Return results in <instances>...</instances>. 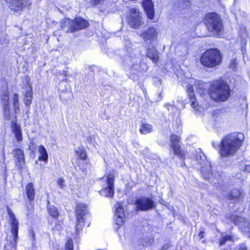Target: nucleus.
<instances>
[{
	"label": "nucleus",
	"mask_w": 250,
	"mask_h": 250,
	"mask_svg": "<svg viewBox=\"0 0 250 250\" xmlns=\"http://www.w3.org/2000/svg\"><path fill=\"white\" fill-rule=\"evenodd\" d=\"M244 135L242 133H232L227 135L221 141L220 153L222 157L233 155L242 145Z\"/></svg>",
	"instance_id": "obj_1"
},
{
	"label": "nucleus",
	"mask_w": 250,
	"mask_h": 250,
	"mask_svg": "<svg viewBox=\"0 0 250 250\" xmlns=\"http://www.w3.org/2000/svg\"><path fill=\"white\" fill-rule=\"evenodd\" d=\"M230 92L229 86L226 82L223 80H217L211 84L209 95L215 101L225 102L229 99Z\"/></svg>",
	"instance_id": "obj_2"
},
{
	"label": "nucleus",
	"mask_w": 250,
	"mask_h": 250,
	"mask_svg": "<svg viewBox=\"0 0 250 250\" xmlns=\"http://www.w3.org/2000/svg\"><path fill=\"white\" fill-rule=\"evenodd\" d=\"M222 60L220 51L217 49H209L205 51L200 57V62L204 66L213 68L219 65Z\"/></svg>",
	"instance_id": "obj_3"
},
{
	"label": "nucleus",
	"mask_w": 250,
	"mask_h": 250,
	"mask_svg": "<svg viewBox=\"0 0 250 250\" xmlns=\"http://www.w3.org/2000/svg\"><path fill=\"white\" fill-rule=\"evenodd\" d=\"M204 22L207 29L212 35L219 33L223 28L222 23L218 15L211 13L207 14L204 19Z\"/></svg>",
	"instance_id": "obj_4"
},
{
	"label": "nucleus",
	"mask_w": 250,
	"mask_h": 250,
	"mask_svg": "<svg viewBox=\"0 0 250 250\" xmlns=\"http://www.w3.org/2000/svg\"><path fill=\"white\" fill-rule=\"evenodd\" d=\"M0 100L5 120L9 121L14 116V112L9 104V92L7 85L2 86L0 91Z\"/></svg>",
	"instance_id": "obj_5"
},
{
	"label": "nucleus",
	"mask_w": 250,
	"mask_h": 250,
	"mask_svg": "<svg viewBox=\"0 0 250 250\" xmlns=\"http://www.w3.org/2000/svg\"><path fill=\"white\" fill-rule=\"evenodd\" d=\"M76 224L75 226L76 233L79 234L82 230L84 225L86 216L88 214L86 206L84 204H79L76 206L75 210Z\"/></svg>",
	"instance_id": "obj_6"
},
{
	"label": "nucleus",
	"mask_w": 250,
	"mask_h": 250,
	"mask_svg": "<svg viewBox=\"0 0 250 250\" xmlns=\"http://www.w3.org/2000/svg\"><path fill=\"white\" fill-rule=\"evenodd\" d=\"M196 159L201 166V173L202 176L206 179H209L212 175L211 163L207 159V157L200 149L196 156Z\"/></svg>",
	"instance_id": "obj_7"
},
{
	"label": "nucleus",
	"mask_w": 250,
	"mask_h": 250,
	"mask_svg": "<svg viewBox=\"0 0 250 250\" xmlns=\"http://www.w3.org/2000/svg\"><path fill=\"white\" fill-rule=\"evenodd\" d=\"M7 212L10 219V224L13 236L12 241L11 242V247L15 249L17 246V241L18 238L19 223L18 220L15 217L14 213L9 208H7Z\"/></svg>",
	"instance_id": "obj_8"
},
{
	"label": "nucleus",
	"mask_w": 250,
	"mask_h": 250,
	"mask_svg": "<svg viewBox=\"0 0 250 250\" xmlns=\"http://www.w3.org/2000/svg\"><path fill=\"white\" fill-rule=\"evenodd\" d=\"M136 209L141 211H147L154 207V201L149 197L141 196L135 200Z\"/></svg>",
	"instance_id": "obj_9"
},
{
	"label": "nucleus",
	"mask_w": 250,
	"mask_h": 250,
	"mask_svg": "<svg viewBox=\"0 0 250 250\" xmlns=\"http://www.w3.org/2000/svg\"><path fill=\"white\" fill-rule=\"evenodd\" d=\"M141 13L138 9L133 8L131 9V15L128 19V23L133 28H138L143 23Z\"/></svg>",
	"instance_id": "obj_10"
},
{
	"label": "nucleus",
	"mask_w": 250,
	"mask_h": 250,
	"mask_svg": "<svg viewBox=\"0 0 250 250\" xmlns=\"http://www.w3.org/2000/svg\"><path fill=\"white\" fill-rule=\"evenodd\" d=\"M114 177L112 174H108L106 177L107 187L101 190V194L106 197H112L114 194Z\"/></svg>",
	"instance_id": "obj_11"
},
{
	"label": "nucleus",
	"mask_w": 250,
	"mask_h": 250,
	"mask_svg": "<svg viewBox=\"0 0 250 250\" xmlns=\"http://www.w3.org/2000/svg\"><path fill=\"white\" fill-rule=\"evenodd\" d=\"M180 138L179 136L172 134L170 137V147L173 149L174 154L178 156L183 158L184 152L181 148L180 145Z\"/></svg>",
	"instance_id": "obj_12"
},
{
	"label": "nucleus",
	"mask_w": 250,
	"mask_h": 250,
	"mask_svg": "<svg viewBox=\"0 0 250 250\" xmlns=\"http://www.w3.org/2000/svg\"><path fill=\"white\" fill-rule=\"evenodd\" d=\"M30 4L29 0H12L9 6L12 10L18 11L23 10Z\"/></svg>",
	"instance_id": "obj_13"
},
{
	"label": "nucleus",
	"mask_w": 250,
	"mask_h": 250,
	"mask_svg": "<svg viewBox=\"0 0 250 250\" xmlns=\"http://www.w3.org/2000/svg\"><path fill=\"white\" fill-rule=\"evenodd\" d=\"M139 57V50H133L131 54L129 53V55L125 57L124 62L127 65H132V67L135 68V64H137L140 62Z\"/></svg>",
	"instance_id": "obj_14"
},
{
	"label": "nucleus",
	"mask_w": 250,
	"mask_h": 250,
	"mask_svg": "<svg viewBox=\"0 0 250 250\" xmlns=\"http://www.w3.org/2000/svg\"><path fill=\"white\" fill-rule=\"evenodd\" d=\"M158 35L157 30L153 27H149L141 34V36L145 41H155Z\"/></svg>",
	"instance_id": "obj_15"
},
{
	"label": "nucleus",
	"mask_w": 250,
	"mask_h": 250,
	"mask_svg": "<svg viewBox=\"0 0 250 250\" xmlns=\"http://www.w3.org/2000/svg\"><path fill=\"white\" fill-rule=\"evenodd\" d=\"M143 6L147 18L152 20L154 16V4L151 0H144Z\"/></svg>",
	"instance_id": "obj_16"
},
{
	"label": "nucleus",
	"mask_w": 250,
	"mask_h": 250,
	"mask_svg": "<svg viewBox=\"0 0 250 250\" xmlns=\"http://www.w3.org/2000/svg\"><path fill=\"white\" fill-rule=\"evenodd\" d=\"M235 221L242 231L246 233H250V224L245 218L238 217Z\"/></svg>",
	"instance_id": "obj_17"
},
{
	"label": "nucleus",
	"mask_w": 250,
	"mask_h": 250,
	"mask_svg": "<svg viewBox=\"0 0 250 250\" xmlns=\"http://www.w3.org/2000/svg\"><path fill=\"white\" fill-rule=\"evenodd\" d=\"M73 21L74 31L83 29L89 25L88 22L81 17H76Z\"/></svg>",
	"instance_id": "obj_18"
},
{
	"label": "nucleus",
	"mask_w": 250,
	"mask_h": 250,
	"mask_svg": "<svg viewBox=\"0 0 250 250\" xmlns=\"http://www.w3.org/2000/svg\"><path fill=\"white\" fill-rule=\"evenodd\" d=\"M16 164L21 167L24 164L23 151L20 148H16L13 150Z\"/></svg>",
	"instance_id": "obj_19"
},
{
	"label": "nucleus",
	"mask_w": 250,
	"mask_h": 250,
	"mask_svg": "<svg viewBox=\"0 0 250 250\" xmlns=\"http://www.w3.org/2000/svg\"><path fill=\"white\" fill-rule=\"evenodd\" d=\"M62 29L66 32H74L73 21L69 19H64L60 21Z\"/></svg>",
	"instance_id": "obj_20"
},
{
	"label": "nucleus",
	"mask_w": 250,
	"mask_h": 250,
	"mask_svg": "<svg viewBox=\"0 0 250 250\" xmlns=\"http://www.w3.org/2000/svg\"><path fill=\"white\" fill-rule=\"evenodd\" d=\"M229 199H241L244 197V193L242 190L239 189L235 188L232 190L228 194Z\"/></svg>",
	"instance_id": "obj_21"
},
{
	"label": "nucleus",
	"mask_w": 250,
	"mask_h": 250,
	"mask_svg": "<svg viewBox=\"0 0 250 250\" xmlns=\"http://www.w3.org/2000/svg\"><path fill=\"white\" fill-rule=\"evenodd\" d=\"M38 152L39 153L38 160L46 163L48 162V155L44 146L42 145L40 146L38 148Z\"/></svg>",
	"instance_id": "obj_22"
},
{
	"label": "nucleus",
	"mask_w": 250,
	"mask_h": 250,
	"mask_svg": "<svg viewBox=\"0 0 250 250\" xmlns=\"http://www.w3.org/2000/svg\"><path fill=\"white\" fill-rule=\"evenodd\" d=\"M32 98V89L31 87H29L27 88V89L25 93V97L24 98V103L26 106H29L31 105Z\"/></svg>",
	"instance_id": "obj_23"
},
{
	"label": "nucleus",
	"mask_w": 250,
	"mask_h": 250,
	"mask_svg": "<svg viewBox=\"0 0 250 250\" xmlns=\"http://www.w3.org/2000/svg\"><path fill=\"white\" fill-rule=\"evenodd\" d=\"M26 193L28 199L33 201L35 197V190L32 183H29L25 188Z\"/></svg>",
	"instance_id": "obj_24"
},
{
	"label": "nucleus",
	"mask_w": 250,
	"mask_h": 250,
	"mask_svg": "<svg viewBox=\"0 0 250 250\" xmlns=\"http://www.w3.org/2000/svg\"><path fill=\"white\" fill-rule=\"evenodd\" d=\"M190 2L189 0H182L179 3L178 7L180 11H184V13L189 11Z\"/></svg>",
	"instance_id": "obj_25"
},
{
	"label": "nucleus",
	"mask_w": 250,
	"mask_h": 250,
	"mask_svg": "<svg viewBox=\"0 0 250 250\" xmlns=\"http://www.w3.org/2000/svg\"><path fill=\"white\" fill-rule=\"evenodd\" d=\"M147 57L154 62H156L159 60L158 53L154 48H149L147 52Z\"/></svg>",
	"instance_id": "obj_26"
},
{
	"label": "nucleus",
	"mask_w": 250,
	"mask_h": 250,
	"mask_svg": "<svg viewBox=\"0 0 250 250\" xmlns=\"http://www.w3.org/2000/svg\"><path fill=\"white\" fill-rule=\"evenodd\" d=\"M152 130V126L151 125L147 124L146 122H143L140 128V131L141 133L146 134L151 132Z\"/></svg>",
	"instance_id": "obj_27"
},
{
	"label": "nucleus",
	"mask_w": 250,
	"mask_h": 250,
	"mask_svg": "<svg viewBox=\"0 0 250 250\" xmlns=\"http://www.w3.org/2000/svg\"><path fill=\"white\" fill-rule=\"evenodd\" d=\"M13 104L14 106V109L13 111L14 112V116H12L14 118H16V114L20 110V105L19 102V96L17 94H14L13 97Z\"/></svg>",
	"instance_id": "obj_28"
},
{
	"label": "nucleus",
	"mask_w": 250,
	"mask_h": 250,
	"mask_svg": "<svg viewBox=\"0 0 250 250\" xmlns=\"http://www.w3.org/2000/svg\"><path fill=\"white\" fill-rule=\"evenodd\" d=\"M71 93L70 91L66 90L65 91H62L60 94V97L61 100L63 102H67L71 99Z\"/></svg>",
	"instance_id": "obj_29"
},
{
	"label": "nucleus",
	"mask_w": 250,
	"mask_h": 250,
	"mask_svg": "<svg viewBox=\"0 0 250 250\" xmlns=\"http://www.w3.org/2000/svg\"><path fill=\"white\" fill-rule=\"evenodd\" d=\"M48 212L49 214L54 218H56L59 216L58 210L54 206L51 205L48 207Z\"/></svg>",
	"instance_id": "obj_30"
},
{
	"label": "nucleus",
	"mask_w": 250,
	"mask_h": 250,
	"mask_svg": "<svg viewBox=\"0 0 250 250\" xmlns=\"http://www.w3.org/2000/svg\"><path fill=\"white\" fill-rule=\"evenodd\" d=\"M194 85L200 94H202L204 93L205 85L202 82L198 81H196L194 83Z\"/></svg>",
	"instance_id": "obj_31"
},
{
	"label": "nucleus",
	"mask_w": 250,
	"mask_h": 250,
	"mask_svg": "<svg viewBox=\"0 0 250 250\" xmlns=\"http://www.w3.org/2000/svg\"><path fill=\"white\" fill-rule=\"evenodd\" d=\"M116 207L115 216L117 217H125V213L124 208L119 204H117Z\"/></svg>",
	"instance_id": "obj_32"
},
{
	"label": "nucleus",
	"mask_w": 250,
	"mask_h": 250,
	"mask_svg": "<svg viewBox=\"0 0 250 250\" xmlns=\"http://www.w3.org/2000/svg\"><path fill=\"white\" fill-rule=\"evenodd\" d=\"M11 126L13 133L21 130L20 125L18 124L16 121H13L11 122Z\"/></svg>",
	"instance_id": "obj_33"
},
{
	"label": "nucleus",
	"mask_w": 250,
	"mask_h": 250,
	"mask_svg": "<svg viewBox=\"0 0 250 250\" xmlns=\"http://www.w3.org/2000/svg\"><path fill=\"white\" fill-rule=\"evenodd\" d=\"M76 153L78 157L82 160H85L86 157V155L85 151L82 148H79L76 151Z\"/></svg>",
	"instance_id": "obj_34"
},
{
	"label": "nucleus",
	"mask_w": 250,
	"mask_h": 250,
	"mask_svg": "<svg viewBox=\"0 0 250 250\" xmlns=\"http://www.w3.org/2000/svg\"><path fill=\"white\" fill-rule=\"evenodd\" d=\"M232 240V237L230 235H225L222 237L220 240L219 246H221L226 244L227 241H231Z\"/></svg>",
	"instance_id": "obj_35"
},
{
	"label": "nucleus",
	"mask_w": 250,
	"mask_h": 250,
	"mask_svg": "<svg viewBox=\"0 0 250 250\" xmlns=\"http://www.w3.org/2000/svg\"><path fill=\"white\" fill-rule=\"evenodd\" d=\"M9 43V41L6 36L0 38V48L7 46Z\"/></svg>",
	"instance_id": "obj_36"
},
{
	"label": "nucleus",
	"mask_w": 250,
	"mask_h": 250,
	"mask_svg": "<svg viewBox=\"0 0 250 250\" xmlns=\"http://www.w3.org/2000/svg\"><path fill=\"white\" fill-rule=\"evenodd\" d=\"M189 98L191 103V106L193 108H195L197 106L198 103L196 101L194 93H190V94H189Z\"/></svg>",
	"instance_id": "obj_37"
},
{
	"label": "nucleus",
	"mask_w": 250,
	"mask_h": 250,
	"mask_svg": "<svg viewBox=\"0 0 250 250\" xmlns=\"http://www.w3.org/2000/svg\"><path fill=\"white\" fill-rule=\"evenodd\" d=\"M65 250H73V241L71 239L67 240L65 244Z\"/></svg>",
	"instance_id": "obj_38"
},
{
	"label": "nucleus",
	"mask_w": 250,
	"mask_h": 250,
	"mask_svg": "<svg viewBox=\"0 0 250 250\" xmlns=\"http://www.w3.org/2000/svg\"><path fill=\"white\" fill-rule=\"evenodd\" d=\"M87 2L89 3L91 5L96 6L98 4L103 2L104 0H85Z\"/></svg>",
	"instance_id": "obj_39"
},
{
	"label": "nucleus",
	"mask_w": 250,
	"mask_h": 250,
	"mask_svg": "<svg viewBox=\"0 0 250 250\" xmlns=\"http://www.w3.org/2000/svg\"><path fill=\"white\" fill-rule=\"evenodd\" d=\"M15 138L18 142H21L22 140L21 130L19 132L14 133Z\"/></svg>",
	"instance_id": "obj_40"
},
{
	"label": "nucleus",
	"mask_w": 250,
	"mask_h": 250,
	"mask_svg": "<svg viewBox=\"0 0 250 250\" xmlns=\"http://www.w3.org/2000/svg\"><path fill=\"white\" fill-rule=\"evenodd\" d=\"M244 168V169L246 172H250V164L248 163L247 164H242L241 165V168L242 169Z\"/></svg>",
	"instance_id": "obj_41"
},
{
	"label": "nucleus",
	"mask_w": 250,
	"mask_h": 250,
	"mask_svg": "<svg viewBox=\"0 0 250 250\" xmlns=\"http://www.w3.org/2000/svg\"><path fill=\"white\" fill-rule=\"evenodd\" d=\"M57 182L62 188H63L66 187V185L64 184V181L62 178H59L58 179Z\"/></svg>",
	"instance_id": "obj_42"
},
{
	"label": "nucleus",
	"mask_w": 250,
	"mask_h": 250,
	"mask_svg": "<svg viewBox=\"0 0 250 250\" xmlns=\"http://www.w3.org/2000/svg\"><path fill=\"white\" fill-rule=\"evenodd\" d=\"M124 218L125 217H117L115 219L116 224L118 226H121L123 223Z\"/></svg>",
	"instance_id": "obj_43"
},
{
	"label": "nucleus",
	"mask_w": 250,
	"mask_h": 250,
	"mask_svg": "<svg viewBox=\"0 0 250 250\" xmlns=\"http://www.w3.org/2000/svg\"><path fill=\"white\" fill-rule=\"evenodd\" d=\"M193 86L191 85H188L187 86V91H188V96L189 97V94H190V93H193Z\"/></svg>",
	"instance_id": "obj_44"
},
{
	"label": "nucleus",
	"mask_w": 250,
	"mask_h": 250,
	"mask_svg": "<svg viewBox=\"0 0 250 250\" xmlns=\"http://www.w3.org/2000/svg\"><path fill=\"white\" fill-rule=\"evenodd\" d=\"M238 250H247V247L244 244H241L239 245Z\"/></svg>",
	"instance_id": "obj_45"
},
{
	"label": "nucleus",
	"mask_w": 250,
	"mask_h": 250,
	"mask_svg": "<svg viewBox=\"0 0 250 250\" xmlns=\"http://www.w3.org/2000/svg\"><path fill=\"white\" fill-rule=\"evenodd\" d=\"M205 232L203 231H201L198 235V237L199 240L202 239L204 237Z\"/></svg>",
	"instance_id": "obj_46"
},
{
	"label": "nucleus",
	"mask_w": 250,
	"mask_h": 250,
	"mask_svg": "<svg viewBox=\"0 0 250 250\" xmlns=\"http://www.w3.org/2000/svg\"><path fill=\"white\" fill-rule=\"evenodd\" d=\"M166 106L167 107L168 110H170V109H171V110H173V109L174 108L173 105L169 104H167L166 105Z\"/></svg>",
	"instance_id": "obj_47"
},
{
	"label": "nucleus",
	"mask_w": 250,
	"mask_h": 250,
	"mask_svg": "<svg viewBox=\"0 0 250 250\" xmlns=\"http://www.w3.org/2000/svg\"><path fill=\"white\" fill-rule=\"evenodd\" d=\"M235 62L236 61L234 60H233V61H231L230 63V67H231L232 68H233L234 67V66H232V64H233L234 65Z\"/></svg>",
	"instance_id": "obj_48"
},
{
	"label": "nucleus",
	"mask_w": 250,
	"mask_h": 250,
	"mask_svg": "<svg viewBox=\"0 0 250 250\" xmlns=\"http://www.w3.org/2000/svg\"><path fill=\"white\" fill-rule=\"evenodd\" d=\"M106 11L107 12H114V10L112 8H111L110 7H106Z\"/></svg>",
	"instance_id": "obj_49"
},
{
	"label": "nucleus",
	"mask_w": 250,
	"mask_h": 250,
	"mask_svg": "<svg viewBox=\"0 0 250 250\" xmlns=\"http://www.w3.org/2000/svg\"><path fill=\"white\" fill-rule=\"evenodd\" d=\"M167 250V248L165 246V247H163V249L162 250Z\"/></svg>",
	"instance_id": "obj_50"
},
{
	"label": "nucleus",
	"mask_w": 250,
	"mask_h": 250,
	"mask_svg": "<svg viewBox=\"0 0 250 250\" xmlns=\"http://www.w3.org/2000/svg\"><path fill=\"white\" fill-rule=\"evenodd\" d=\"M101 11L102 12H104V11H105V9H104V10H101Z\"/></svg>",
	"instance_id": "obj_51"
}]
</instances>
